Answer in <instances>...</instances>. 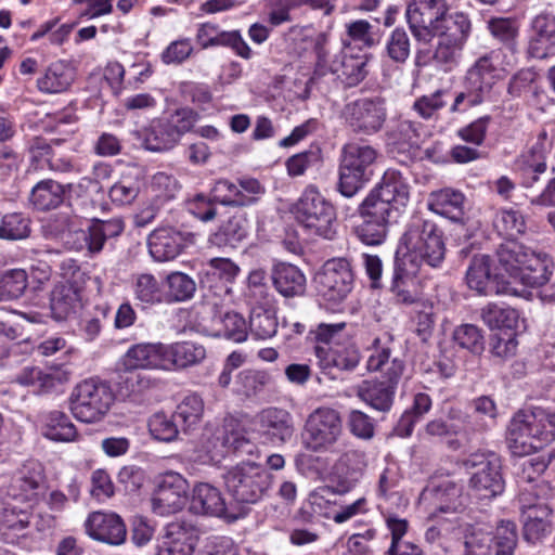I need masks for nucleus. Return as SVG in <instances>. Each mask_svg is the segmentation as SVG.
I'll return each mask as SVG.
<instances>
[{"label": "nucleus", "instance_id": "1", "mask_svg": "<svg viewBox=\"0 0 555 555\" xmlns=\"http://www.w3.org/2000/svg\"><path fill=\"white\" fill-rule=\"evenodd\" d=\"M446 256L442 231L431 221L413 218L403 233L396 259L409 266L410 272H418L423 266L439 267Z\"/></svg>", "mask_w": 555, "mask_h": 555}, {"label": "nucleus", "instance_id": "2", "mask_svg": "<svg viewBox=\"0 0 555 555\" xmlns=\"http://www.w3.org/2000/svg\"><path fill=\"white\" fill-rule=\"evenodd\" d=\"M409 197V186L402 176L396 171H387L382 182L359 205L358 210L362 218H372L391 224L399 218Z\"/></svg>", "mask_w": 555, "mask_h": 555}, {"label": "nucleus", "instance_id": "3", "mask_svg": "<svg viewBox=\"0 0 555 555\" xmlns=\"http://www.w3.org/2000/svg\"><path fill=\"white\" fill-rule=\"evenodd\" d=\"M222 478L227 493L242 505L258 503L272 485V474L264 465L251 460L229 467Z\"/></svg>", "mask_w": 555, "mask_h": 555}, {"label": "nucleus", "instance_id": "4", "mask_svg": "<svg viewBox=\"0 0 555 555\" xmlns=\"http://www.w3.org/2000/svg\"><path fill=\"white\" fill-rule=\"evenodd\" d=\"M198 114L191 108H179L168 117L154 119L143 130L138 131L142 145L151 152L171 150L181 137L195 125Z\"/></svg>", "mask_w": 555, "mask_h": 555}, {"label": "nucleus", "instance_id": "5", "mask_svg": "<svg viewBox=\"0 0 555 555\" xmlns=\"http://www.w3.org/2000/svg\"><path fill=\"white\" fill-rule=\"evenodd\" d=\"M344 435L343 421L338 411L318 408L306 418L301 431V444L310 452H335Z\"/></svg>", "mask_w": 555, "mask_h": 555}, {"label": "nucleus", "instance_id": "6", "mask_svg": "<svg viewBox=\"0 0 555 555\" xmlns=\"http://www.w3.org/2000/svg\"><path fill=\"white\" fill-rule=\"evenodd\" d=\"M297 222L310 234L333 240L336 212L333 205L313 186L307 188L294 207Z\"/></svg>", "mask_w": 555, "mask_h": 555}, {"label": "nucleus", "instance_id": "7", "mask_svg": "<svg viewBox=\"0 0 555 555\" xmlns=\"http://www.w3.org/2000/svg\"><path fill=\"white\" fill-rule=\"evenodd\" d=\"M464 466L475 469L472 473L468 488L473 498L479 501H491L504 492L505 480L502 474V461L493 452L472 453Z\"/></svg>", "mask_w": 555, "mask_h": 555}, {"label": "nucleus", "instance_id": "8", "mask_svg": "<svg viewBox=\"0 0 555 555\" xmlns=\"http://www.w3.org/2000/svg\"><path fill=\"white\" fill-rule=\"evenodd\" d=\"M551 488L544 483L531 486L520 493L519 501L524 516V538L531 543L541 540L550 531L552 507L545 502Z\"/></svg>", "mask_w": 555, "mask_h": 555}, {"label": "nucleus", "instance_id": "9", "mask_svg": "<svg viewBox=\"0 0 555 555\" xmlns=\"http://www.w3.org/2000/svg\"><path fill=\"white\" fill-rule=\"evenodd\" d=\"M114 401L111 387L101 380L87 379L77 385L72 396L70 410L85 423L101 421Z\"/></svg>", "mask_w": 555, "mask_h": 555}, {"label": "nucleus", "instance_id": "10", "mask_svg": "<svg viewBox=\"0 0 555 555\" xmlns=\"http://www.w3.org/2000/svg\"><path fill=\"white\" fill-rule=\"evenodd\" d=\"M404 362L393 357L382 378L364 380L357 390V396L371 408L388 412L393 403L396 389L404 372Z\"/></svg>", "mask_w": 555, "mask_h": 555}, {"label": "nucleus", "instance_id": "11", "mask_svg": "<svg viewBox=\"0 0 555 555\" xmlns=\"http://www.w3.org/2000/svg\"><path fill=\"white\" fill-rule=\"evenodd\" d=\"M318 294L326 301H344L353 288L354 278L345 258L327 260L314 278Z\"/></svg>", "mask_w": 555, "mask_h": 555}, {"label": "nucleus", "instance_id": "12", "mask_svg": "<svg viewBox=\"0 0 555 555\" xmlns=\"http://www.w3.org/2000/svg\"><path fill=\"white\" fill-rule=\"evenodd\" d=\"M535 412H517L509 422L506 433L508 449L515 456L524 457L534 452L541 441L546 440Z\"/></svg>", "mask_w": 555, "mask_h": 555}, {"label": "nucleus", "instance_id": "13", "mask_svg": "<svg viewBox=\"0 0 555 555\" xmlns=\"http://www.w3.org/2000/svg\"><path fill=\"white\" fill-rule=\"evenodd\" d=\"M343 116L356 133L378 132L386 120L385 101L382 98H362L345 105Z\"/></svg>", "mask_w": 555, "mask_h": 555}, {"label": "nucleus", "instance_id": "14", "mask_svg": "<svg viewBox=\"0 0 555 555\" xmlns=\"http://www.w3.org/2000/svg\"><path fill=\"white\" fill-rule=\"evenodd\" d=\"M189 482L180 474L168 472L159 477L151 503L155 514L160 516L180 512L189 498Z\"/></svg>", "mask_w": 555, "mask_h": 555}, {"label": "nucleus", "instance_id": "15", "mask_svg": "<svg viewBox=\"0 0 555 555\" xmlns=\"http://www.w3.org/2000/svg\"><path fill=\"white\" fill-rule=\"evenodd\" d=\"M448 12L446 0H413L406 9V20L415 39L428 42L429 29Z\"/></svg>", "mask_w": 555, "mask_h": 555}, {"label": "nucleus", "instance_id": "16", "mask_svg": "<svg viewBox=\"0 0 555 555\" xmlns=\"http://www.w3.org/2000/svg\"><path fill=\"white\" fill-rule=\"evenodd\" d=\"M199 540V530L189 521H173L166 526L155 555H193Z\"/></svg>", "mask_w": 555, "mask_h": 555}, {"label": "nucleus", "instance_id": "17", "mask_svg": "<svg viewBox=\"0 0 555 555\" xmlns=\"http://www.w3.org/2000/svg\"><path fill=\"white\" fill-rule=\"evenodd\" d=\"M65 186V198L73 211L80 215L92 216L98 208V202L103 198L101 185L91 178H82L78 182L68 183ZM102 210L107 204H99Z\"/></svg>", "mask_w": 555, "mask_h": 555}, {"label": "nucleus", "instance_id": "18", "mask_svg": "<svg viewBox=\"0 0 555 555\" xmlns=\"http://www.w3.org/2000/svg\"><path fill=\"white\" fill-rule=\"evenodd\" d=\"M87 534L93 540L111 545H120L126 541V525L115 513L93 512L86 522Z\"/></svg>", "mask_w": 555, "mask_h": 555}, {"label": "nucleus", "instance_id": "19", "mask_svg": "<svg viewBox=\"0 0 555 555\" xmlns=\"http://www.w3.org/2000/svg\"><path fill=\"white\" fill-rule=\"evenodd\" d=\"M515 170L524 188L539 186L548 177L544 144L537 142L522 153L515 162Z\"/></svg>", "mask_w": 555, "mask_h": 555}, {"label": "nucleus", "instance_id": "20", "mask_svg": "<svg viewBox=\"0 0 555 555\" xmlns=\"http://www.w3.org/2000/svg\"><path fill=\"white\" fill-rule=\"evenodd\" d=\"M147 245L154 260L168 261L181 254L186 245V236L171 227H162L150 234Z\"/></svg>", "mask_w": 555, "mask_h": 555}, {"label": "nucleus", "instance_id": "21", "mask_svg": "<svg viewBox=\"0 0 555 555\" xmlns=\"http://www.w3.org/2000/svg\"><path fill=\"white\" fill-rule=\"evenodd\" d=\"M466 282L470 289L478 294L492 295L509 293L507 285L499 286L496 275L490 273V257L488 255H475L466 272Z\"/></svg>", "mask_w": 555, "mask_h": 555}, {"label": "nucleus", "instance_id": "22", "mask_svg": "<svg viewBox=\"0 0 555 555\" xmlns=\"http://www.w3.org/2000/svg\"><path fill=\"white\" fill-rule=\"evenodd\" d=\"M190 512L195 515L227 516V504L218 488L207 482H198L191 494Z\"/></svg>", "mask_w": 555, "mask_h": 555}, {"label": "nucleus", "instance_id": "23", "mask_svg": "<svg viewBox=\"0 0 555 555\" xmlns=\"http://www.w3.org/2000/svg\"><path fill=\"white\" fill-rule=\"evenodd\" d=\"M270 278L276 292L285 298L301 296L306 291V276L295 264L275 263L271 269Z\"/></svg>", "mask_w": 555, "mask_h": 555}, {"label": "nucleus", "instance_id": "24", "mask_svg": "<svg viewBox=\"0 0 555 555\" xmlns=\"http://www.w3.org/2000/svg\"><path fill=\"white\" fill-rule=\"evenodd\" d=\"M81 288L70 282L54 285L50 294L51 315L55 321H64L76 313L81 305Z\"/></svg>", "mask_w": 555, "mask_h": 555}, {"label": "nucleus", "instance_id": "25", "mask_svg": "<svg viewBox=\"0 0 555 555\" xmlns=\"http://www.w3.org/2000/svg\"><path fill=\"white\" fill-rule=\"evenodd\" d=\"M472 30L470 20L463 12L447 13L429 29L428 42L434 37L465 44Z\"/></svg>", "mask_w": 555, "mask_h": 555}, {"label": "nucleus", "instance_id": "26", "mask_svg": "<svg viewBox=\"0 0 555 555\" xmlns=\"http://www.w3.org/2000/svg\"><path fill=\"white\" fill-rule=\"evenodd\" d=\"M165 345L139 344L130 348L125 356V366L128 370L160 369L166 370Z\"/></svg>", "mask_w": 555, "mask_h": 555}, {"label": "nucleus", "instance_id": "27", "mask_svg": "<svg viewBox=\"0 0 555 555\" xmlns=\"http://www.w3.org/2000/svg\"><path fill=\"white\" fill-rule=\"evenodd\" d=\"M166 370H181L201 363L206 358V349L194 341H180L165 345Z\"/></svg>", "mask_w": 555, "mask_h": 555}, {"label": "nucleus", "instance_id": "28", "mask_svg": "<svg viewBox=\"0 0 555 555\" xmlns=\"http://www.w3.org/2000/svg\"><path fill=\"white\" fill-rule=\"evenodd\" d=\"M553 271L554 262L550 256L530 250L517 281L530 287L544 286Z\"/></svg>", "mask_w": 555, "mask_h": 555}, {"label": "nucleus", "instance_id": "29", "mask_svg": "<svg viewBox=\"0 0 555 555\" xmlns=\"http://www.w3.org/2000/svg\"><path fill=\"white\" fill-rule=\"evenodd\" d=\"M465 197L452 189H443L431 194L429 208L434 212L450 219L453 222L464 223Z\"/></svg>", "mask_w": 555, "mask_h": 555}, {"label": "nucleus", "instance_id": "30", "mask_svg": "<svg viewBox=\"0 0 555 555\" xmlns=\"http://www.w3.org/2000/svg\"><path fill=\"white\" fill-rule=\"evenodd\" d=\"M259 424L264 434L280 442H286L294 434L293 417L284 409H264L259 414Z\"/></svg>", "mask_w": 555, "mask_h": 555}, {"label": "nucleus", "instance_id": "31", "mask_svg": "<svg viewBox=\"0 0 555 555\" xmlns=\"http://www.w3.org/2000/svg\"><path fill=\"white\" fill-rule=\"evenodd\" d=\"M534 36L529 44V54L535 59H544L548 50L555 46V16L540 14L532 22Z\"/></svg>", "mask_w": 555, "mask_h": 555}, {"label": "nucleus", "instance_id": "32", "mask_svg": "<svg viewBox=\"0 0 555 555\" xmlns=\"http://www.w3.org/2000/svg\"><path fill=\"white\" fill-rule=\"evenodd\" d=\"M43 468L39 462L28 461L18 469L11 486L14 496L31 500L43 482Z\"/></svg>", "mask_w": 555, "mask_h": 555}, {"label": "nucleus", "instance_id": "33", "mask_svg": "<svg viewBox=\"0 0 555 555\" xmlns=\"http://www.w3.org/2000/svg\"><path fill=\"white\" fill-rule=\"evenodd\" d=\"M65 186L53 179L37 182L29 194L30 204L38 210L59 207L65 199Z\"/></svg>", "mask_w": 555, "mask_h": 555}, {"label": "nucleus", "instance_id": "34", "mask_svg": "<svg viewBox=\"0 0 555 555\" xmlns=\"http://www.w3.org/2000/svg\"><path fill=\"white\" fill-rule=\"evenodd\" d=\"M315 354L323 370L336 367L343 371H352L360 362V353L354 347L332 349L330 347L317 346Z\"/></svg>", "mask_w": 555, "mask_h": 555}, {"label": "nucleus", "instance_id": "35", "mask_svg": "<svg viewBox=\"0 0 555 555\" xmlns=\"http://www.w3.org/2000/svg\"><path fill=\"white\" fill-rule=\"evenodd\" d=\"M417 272H410L401 261L395 258V270L390 292L398 304L413 305L418 301L414 276Z\"/></svg>", "mask_w": 555, "mask_h": 555}, {"label": "nucleus", "instance_id": "36", "mask_svg": "<svg viewBox=\"0 0 555 555\" xmlns=\"http://www.w3.org/2000/svg\"><path fill=\"white\" fill-rule=\"evenodd\" d=\"M530 250L515 240H508L496 250L499 264L509 278L517 281Z\"/></svg>", "mask_w": 555, "mask_h": 555}, {"label": "nucleus", "instance_id": "37", "mask_svg": "<svg viewBox=\"0 0 555 555\" xmlns=\"http://www.w3.org/2000/svg\"><path fill=\"white\" fill-rule=\"evenodd\" d=\"M74 79L75 74L72 67L64 62H55L37 80V86L41 92L60 93L66 91L74 82Z\"/></svg>", "mask_w": 555, "mask_h": 555}, {"label": "nucleus", "instance_id": "38", "mask_svg": "<svg viewBox=\"0 0 555 555\" xmlns=\"http://www.w3.org/2000/svg\"><path fill=\"white\" fill-rule=\"evenodd\" d=\"M271 383V375L263 370L245 369L240 371L233 383V392L250 399L259 396Z\"/></svg>", "mask_w": 555, "mask_h": 555}, {"label": "nucleus", "instance_id": "39", "mask_svg": "<svg viewBox=\"0 0 555 555\" xmlns=\"http://www.w3.org/2000/svg\"><path fill=\"white\" fill-rule=\"evenodd\" d=\"M246 223L242 215L232 216L209 236V243L217 247L235 248L247 236Z\"/></svg>", "mask_w": 555, "mask_h": 555}, {"label": "nucleus", "instance_id": "40", "mask_svg": "<svg viewBox=\"0 0 555 555\" xmlns=\"http://www.w3.org/2000/svg\"><path fill=\"white\" fill-rule=\"evenodd\" d=\"M269 305H257L250 310L249 331L257 339H268L278 332V318L275 310Z\"/></svg>", "mask_w": 555, "mask_h": 555}, {"label": "nucleus", "instance_id": "41", "mask_svg": "<svg viewBox=\"0 0 555 555\" xmlns=\"http://www.w3.org/2000/svg\"><path fill=\"white\" fill-rule=\"evenodd\" d=\"M376 156L377 152L373 146L350 142L344 145L339 162L352 170H359L361 173H367V170L375 162Z\"/></svg>", "mask_w": 555, "mask_h": 555}, {"label": "nucleus", "instance_id": "42", "mask_svg": "<svg viewBox=\"0 0 555 555\" xmlns=\"http://www.w3.org/2000/svg\"><path fill=\"white\" fill-rule=\"evenodd\" d=\"M495 66L492 63L491 54L483 55L477 60L466 74V85L475 91L488 94L494 83Z\"/></svg>", "mask_w": 555, "mask_h": 555}, {"label": "nucleus", "instance_id": "43", "mask_svg": "<svg viewBox=\"0 0 555 555\" xmlns=\"http://www.w3.org/2000/svg\"><path fill=\"white\" fill-rule=\"evenodd\" d=\"M28 286L27 273L23 269H11L0 274V302L20 299Z\"/></svg>", "mask_w": 555, "mask_h": 555}, {"label": "nucleus", "instance_id": "44", "mask_svg": "<svg viewBox=\"0 0 555 555\" xmlns=\"http://www.w3.org/2000/svg\"><path fill=\"white\" fill-rule=\"evenodd\" d=\"M204 414V401L198 395L186 396L175 411L177 422H180L184 433L199 424Z\"/></svg>", "mask_w": 555, "mask_h": 555}, {"label": "nucleus", "instance_id": "45", "mask_svg": "<svg viewBox=\"0 0 555 555\" xmlns=\"http://www.w3.org/2000/svg\"><path fill=\"white\" fill-rule=\"evenodd\" d=\"M43 435L54 441H73L77 436V430L65 413L52 411L46 417Z\"/></svg>", "mask_w": 555, "mask_h": 555}, {"label": "nucleus", "instance_id": "46", "mask_svg": "<svg viewBox=\"0 0 555 555\" xmlns=\"http://www.w3.org/2000/svg\"><path fill=\"white\" fill-rule=\"evenodd\" d=\"M367 75L366 61L363 56L339 53L338 74L346 87L359 85Z\"/></svg>", "mask_w": 555, "mask_h": 555}, {"label": "nucleus", "instance_id": "47", "mask_svg": "<svg viewBox=\"0 0 555 555\" xmlns=\"http://www.w3.org/2000/svg\"><path fill=\"white\" fill-rule=\"evenodd\" d=\"M241 269L230 258L216 257L211 258L206 267L199 271L201 284L205 285L210 280L218 276L229 283H232L238 275Z\"/></svg>", "mask_w": 555, "mask_h": 555}, {"label": "nucleus", "instance_id": "48", "mask_svg": "<svg viewBox=\"0 0 555 555\" xmlns=\"http://www.w3.org/2000/svg\"><path fill=\"white\" fill-rule=\"evenodd\" d=\"M480 317L490 328L512 330L517 325L519 314L511 307H500L489 304L481 309Z\"/></svg>", "mask_w": 555, "mask_h": 555}, {"label": "nucleus", "instance_id": "49", "mask_svg": "<svg viewBox=\"0 0 555 555\" xmlns=\"http://www.w3.org/2000/svg\"><path fill=\"white\" fill-rule=\"evenodd\" d=\"M150 386L151 380L144 374L127 369L118 375L116 392L118 397L126 400L143 393Z\"/></svg>", "mask_w": 555, "mask_h": 555}, {"label": "nucleus", "instance_id": "50", "mask_svg": "<svg viewBox=\"0 0 555 555\" xmlns=\"http://www.w3.org/2000/svg\"><path fill=\"white\" fill-rule=\"evenodd\" d=\"M22 386L35 387L37 391H48L61 382L57 373H46L39 367H24L15 378Z\"/></svg>", "mask_w": 555, "mask_h": 555}, {"label": "nucleus", "instance_id": "51", "mask_svg": "<svg viewBox=\"0 0 555 555\" xmlns=\"http://www.w3.org/2000/svg\"><path fill=\"white\" fill-rule=\"evenodd\" d=\"M246 296L255 306L270 304L272 296L264 269L257 268L249 272L246 284Z\"/></svg>", "mask_w": 555, "mask_h": 555}, {"label": "nucleus", "instance_id": "52", "mask_svg": "<svg viewBox=\"0 0 555 555\" xmlns=\"http://www.w3.org/2000/svg\"><path fill=\"white\" fill-rule=\"evenodd\" d=\"M392 337L386 334L384 337H376L370 348V356L367 359V370L370 372L385 373L386 369L390 365L392 354Z\"/></svg>", "mask_w": 555, "mask_h": 555}, {"label": "nucleus", "instance_id": "53", "mask_svg": "<svg viewBox=\"0 0 555 555\" xmlns=\"http://www.w3.org/2000/svg\"><path fill=\"white\" fill-rule=\"evenodd\" d=\"M453 341L462 349L468 350L473 354H481L485 350V339L482 331L474 324H461L455 327Z\"/></svg>", "mask_w": 555, "mask_h": 555}, {"label": "nucleus", "instance_id": "54", "mask_svg": "<svg viewBox=\"0 0 555 555\" xmlns=\"http://www.w3.org/2000/svg\"><path fill=\"white\" fill-rule=\"evenodd\" d=\"M328 36L325 33H321L317 36L314 42V52L317 55L314 76L323 77L328 73L333 75L338 74L339 66V54L332 56L330 51L326 49Z\"/></svg>", "mask_w": 555, "mask_h": 555}, {"label": "nucleus", "instance_id": "55", "mask_svg": "<svg viewBox=\"0 0 555 555\" xmlns=\"http://www.w3.org/2000/svg\"><path fill=\"white\" fill-rule=\"evenodd\" d=\"M369 180V173L352 170L339 162L337 191L345 197L351 198L361 191Z\"/></svg>", "mask_w": 555, "mask_h": 555}, {"label": "nucleus", "instance_id": "56", "mask_svg": "<svg viewBox=\"0 0 555 555\" xmlns=\"http://www.w3.org/2000/svg\"><path fill=\"white\" fill-rule=\"evenodd\" d=\"M168 287L167 296L170 301H185L194 296L195 281L185 273L172 272L166 279Z\"/></svg>", "mask_w": 555, "mask_h": 555}, {"label": "nucleus", "instance_id": "57", "mask_svg": "<svg viewBox=\"0 0 555 555\" xmlns=\"http://www.w3.org/2000/svg\"><path fill=\"white\" fill-rule=\"evenodd\" d=\"M179 427H181V424L177 422L175 413L172 415L156 413L149 421L151 435L155 439L165 442H171L177 439Z\"/></svg>", "mask_w": 555, "mask_h": 555}, {"label": "nucleus", "instance_id": "58", "mask_svg": "<svg viewBox=\"0 0 555 555\" xmlns=\"http://www.w3.org/2000/svg\"><path fill=\"white\" fill-rule=\"evenodd\" d=\"M30 234V220L21 212L7 214L0 224V238L23 240Z\"/></svg>", "mask_w": 555, "mask_h": 555}, {"label": "nucleus", "instance_id": "59", "mask_svg": "<svg viewBox=\"0 0 555 555\" xmlns=\"http://www.w3.org/2000/svg\"><path fill=\"white\" fill-rule=\"evenodd\" d=\"M492 537L495 555H512L518 542L517 526L511 520H502Z\"/></svg>", "mask_w": 555, "mask_h": 555}, {"label": "nucleus", "instance_id": "60", "mask_svg": "<svg viewBox=\"0 0 555 555\" xmlns=\"http://www.w3.org/2000/svg\"><path fill=\"white\" fill-rule=\"evenodd\" d=\"M133 293L137 300L153 305L162 301V289L153 274L142 273L133 282Z\"/></svg>", "mask_w": 555, "mask_h": 555}, {"label": "nucleus", "instance_id": "61", "mask_svg": "<svg viewBox=\"0 0 555 555\" xmlns=\"http://www.w3.org/2000/svg\"><path fill=\"white\" fill-rule=\"evenodd\" d=\"M214 199L224 206H246L253 198L245 196L242 191L228 180H219L212 188Z\"/></svg>", "mask_w": 555, "mask_h": 555}, {"label": "nucleus", "instance_id": "62", "mask_svg": "<svg viewBox=\"0 0 555 555\" xmlns=\"http://www.w3.org/2000/svg\"><path fill=\"white\" fill-rule=\"evenodd\" d=\"M91 229L94 240L93 249L101 248L102 250L108 238L117 237L122 233L125 223L119 217L109 220H100L93 217Z\"/></svg>", "mask_w": 555, "mask_h": 555}, {"label": "nucleus", "instance_id": "63", "mask_svg": "<svg viewBox=\"0 0 555 555\" xmlns=\"http://www.w3.org/2000/svg\"><path fill=\"white\" fill-rule=\"evenodd\" d=\"M410 51L411 42L408 33L403 28L393 29L386 41L387 56L398 64H403L409 59Z\"/></svg>", "mask_w": 555, "mask_h": 555}, {"label": "nucleus", "instance_id": "64", "mask_svg": "<svg viewBox=\"0 0 555 555\" xmlns=\"http://www.w3.org/2000/svg\"><path fill=\"white\" fill-rule=\"evenodd\" d=\"M363 221L357 228L358 237L366 245H378L386 238L390 223L372 218H362Z\"/></svg>", "mask_w": 555, "mask_h": 555}]
</instances>
